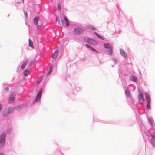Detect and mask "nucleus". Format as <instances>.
<instances>
[{
  "label": "nucleus",
  "mask_w": 155,
  "mask_h": 155,
  "mask_svg": "<svg viewBox=\"0 0 155 155\" xmlns=\"http://www.w3.org/2000/svg\"><path fill=\"white\" fill-rule=\"evenodd\" d=\"M150 123L151 124L153 125V120L151 118H149L148 119Z\"/></svg>",
  "instance_id": "4be33fe9"
},
{
  "label": "nucleus",
  "mask_w": 155,
  "mask_h": 155,
  "mask_svg": "<svg viewBox=\"0 0 155 155\" xmlns=\"http://www.w3.org/2000/svg\"><path fill=\"white\" fill-rule=\"evenodd\" d=\"M42 93V92L41 91L39 92L36 97V98L34 100V102H37L40 101Z\"/></svg>",
  "instance_id": "39448f33"
},
{
  "label": "nucleus",
  "mask_w": 155,
  "mask_h": 155,
  "mask_svg": "<svg viewBox=\"0 0 155 155\" xmlns=\"http://www.w3.org/2000/svg\"><path fill=\"white\" fill-rule=\"evenodd\" d=\"M138 99L139 102L141 103H143L144 101V98L143 94L141 93L139 95Z\"/></svg>",
  "instance_id": "423d86ee"
},
{
  "label": "nucleus",
  "mask_w": 155,
  "mask_h": 155,
  "mask_svg": "<svg viewBox=\"0 0 155 155\" xmlns=\"http://www.w3.org/2000/svg\"><path fill=\"white\" fill-rule=\"evenodd\" d=\"M85 46L86 47L90 48L91 50L93 51H94L96 52H97V53L98 52L93 47H92L91 46L89 45L88 44H86L85 45Z\"/></svg>",
  "instance_id": "9d476101"
},
{
  "label": "nucleus",
  "mask_w": 155,
  "mask_h": 155,
  "mask_svg": "<svg viewBox=\"0 0 155 155\" xmlns=\"http://www.w3.org/2000/svg\"><path fill=\"white\" fill-rule=\"evenodd\" d=\"M16 95L15 94L13 93L11 94L9 97V101H12L14 100L15 99Z\"/></svg>",
  "instance_id": "1a4fd4ad"
},
{
  "label": "nucleus",
  "mask_w": 155,
  "mask_h": 155,
  "mask_svg": "<svg viewBox=\"0 0 155 155\" xmlns=\"http://www.w3.org/2000/svg\"><path fill=\"white\" fill-rule=\"evenodd\" d=\"M38 18L36 17H35L34 19V22L35 25H37L38 21Z\"/></svg>",
  "instance_id": "6ab92c4d"
},
{
  "label": "nucleus",
  "mask_w": 155,
  "mask_h": 155,
  "mask_svg": "<svg viewBox=\"0 0 155 155\" xmlns=\"http://www.w3.org/2000/svg\"><path fill=\"white\" fill-rule=\"evenodd\" d=\"M28 45L29 46L34 48L33 42L30 39H29L28 40Z\"/></svg>",
  "instance_id": "4468645a"
},
{
  "label": "nucleus",
  "mask_w": 155,
  "mask_h": 155,
  "mask_svg": "<svg viewBox=\"0 0 155 155\" xmlns=\"http://www.w3.org/2000/svg\"><path fill=\"white\" fill-rule=\"evenodd\" d=\"M42 76H41V77H40L39 78V79H38V81H39V83L41 81L42 79Z\"/></svg>",
  "instance_id": "393cba45"
},
{
  "label": "nucleus",
  "mask_w": 155,
  "mask_h": 155,
  "mask_svg": "<svg viewBox=\"0 0 155 155\" xmlns=\"http://www.w3.org/2000/svg\"><path fill=\"white\" fill-rule=\"evenodd\" d=\"M58 8L59 10H60L61 9V6L60 4H58Z\"/></svg>",
  "instance_id": "b1692460"
},
{
  "label": "nucleus",
  "mask_w": 155,
  "mask_h": 155,
  "mask_svg": "<svg viewBox=\"0 0 155 155\" xmlns=\"http://www.w3.org/2000/svg\"><path fill=\"white\" fill-rule=\"evenodd\" d=\"M145 96L146 98V101L147 102V109H149L150 107V96L147 93H145Z\"/></svg>",
  "instance_id": "7ed1b4c3"
},
{
  "label": "nucleus",
  "mask_w": 155,
  "mask_h": 155,
  "mask_svg": "<svg viewBox=\"0 0 155 155\" xmlns=\"http://www.w3.org/2000/svg\"><path fill=\"white\" fill-rule=\"evenodd\" d=\"M64 19L66 23V25L67 26H68L69 25V22L67 18L65 16H64Z\"/></svg>",
  "instance_id": "9b49d317"
},
{
  "label": "nucleus",
  "mask_w": 155,
  "mask_h": 155,
  "mask_svg": "<svg viewBox=\"0 0 155 155\" xmlns=\"http://www.w3.org/2000/svg\"><path fill=\"white\" fill-rule=\"evenodd\" d=\"M104 45L105 48L109 49V51L108 52V54L110 55H111L112 53V46L109 43H104Z\"/></svg>",
  "instance_id": "f257e3e1"
},
{
  "label": "nucleus",
  "mask_w": 155,
  "mask_h": 155,
  "mask_svg": "<svg viewBox=\"0 0 155 155\" xmlns=\"http://www.w3.org/2000/svg\"><path fill=\"white\" fill-rule=\"evenodd\" d=\"M52 71V66H51L49 68V71L48 74V75Z\"/></svg>",
  "instance_id": "412c9836"
},
{
  "label": "nucleus",
  "mask_w": 155,
  "mask_h": 155,
  "mask_svg": "<svg viewBox=\"0 0 155 155\" xmlns=\"http://www.w3.org/2000/svg\"><path fill=\"white\" fill-rule=\"evenodd\" d=\"M6 90L7 91H9V88L8 87H6Z\"/></svg>",
  "instance_id": "cd10ccee"
},
{
  "label": "nucleus",
  "mask_w": 155,
  "mask_h": 155,
  "mask_svg": "<svg viewBox=\"0 0 155 155\" xmlns=\"http://www.w3.org/2000/svg\"><path fill=\"white\" fill-rule=\"evenodd\" d=\"M61 22H62V25H64V22L63 21V20L62 19L61 20Z\"/></svg>",
  "instance_id": "c85d7f7f"
},
{
  "label": "nucleus",
  "mask_w": 155,
  "mask_h": 155,
  "mask_svg": "<svg viewBox=\"0 0 155 155\" xmlns=\"http://www.w3.org/2000/svg\"><path fill=\"white\" fill-rule=\"evenodd\" d=\"M130 78L132 81L136 82H137L138 80L137 78L136 77L133 76H131Z\"/></svg>",
  "instance_id": "ddd939ff"
},
{
  "label": "nucleus",
  "mask_w": 155,
  "mask_h": 155,
  "mask_svg": "<svg viewBox=\"0 0 155 155\" xmlns=\"http://www.w3.org/2000/svg\"><path fill=\"white\" fill-rule=\"evenodd\" d=\"M93 29H95V28H93Z\"/></svg>",
  "instance_id": "473e14b6"
},
{
  "label": "nucleus",
  "mask_w": 155,
  "mask_h": 155,
  "mask_svg": "<svg viewBox=\"0 0 155 155\" xmlns=\"http://www.w3.org/2000/svg\"><path fill=\"white\" fill-rule=\"evenodd\" d=\"M24 12L26 17L27 18L28 17V14L27 12L26 11H24Z\"/></svg>",
  "instance_id": "5701e85b"
},
{
  "label": "nucleus",
  "mask_w": 155,
  "mask_h": 155,
  "mask_svg": "<svg viewBox=\"0 0 155 155\" xmlns=\"http://www.w3.org/2000/svg\"><path fill=\"white\" fill-rule=\"evenodd\" d=\"M5 135L2 134L0 136V144L2 145L5 142Z\"/></svg>",
  "instance_id": "0eeeda50"
},
{
  "label": "nucleus",
  "mask_w": 155,
  "mask_h": 155,
  "mask_svg": "<svg viewBox=\"0 0 155 155\" xmlns=\"http://www.w3.org/2000/svg\"><path fill=\"white\" fill-rule=\"evenodd\" d=\"M9 113V110H5L3 111V114L4 116H5L7 115Z\"/></svg>",
  "instance_id": "f3484780"
},
{
  "label": "nucleus",
  "mask_w": 155,
  "mask_h": 155,
  "mask_svg": "<svg viewBox=\"0 0 155 155\" xmlns=\"http://www.w3.org/2000/svg\"><path fill=\"white\" fill-rule=\"evenodd\" d=\"M58 51H57L53 54V58L54 59H55L56 57L58 55Z\"/></svg>",
  "instance_id": "a211bd4d"
},
{
  "label": "nucleus",
  "mask_w": 155,
  "mask_h": 155,
  "mask_svg": "<svg viewBox=\"0 0 155 155\" xmlns=\"http://www.w3.org/2000/svg\"><path fill=\"white\" fill-rule=\"evenodd\" d=\"M95 34L99 38L101 39L104 40V38H102L101 35H99L97 33H95Z\"/></svg>",
  "instance_id": "aec40b11"
},
{
  "label": "nucleus",
  "mask_w": 155,
  "mask_h": 155,
  "mask_svg": "<svg viewBox=\"0 0 155 155\" xmlns=\"http://www.w3.org/2000/svg\"><path fill=\"white\" fill-rule=\"evenodd\" d=\"M2 107V106L1 104H0V110H1Z\"/></svg>",
  "instance_id": "c756f323"
},
{
  "label": "nucleus",
  "mask_w": 155,
  "mask_h": 155,
  "mask_svg": "<svg viewBox=\"0 0 155 155\" xmlns=\"http://www.w3.org/2000/svg\"><path fill=\"white\" fill-rule=\"evenodd\" d=\"M125 93L127 97H130L131 96L130 92L128 89H127L126 90Z\"/></svg>",
  "instance_id": "f8f14e48"
},
{
  "label": "nucleus",
  "mask_w": 155,
  "mask_h": 155,
  "mask_svg": "<svg viewBox=\"0 0 155 155\" xmlns=\"http://www.w3.org/2000/svg\"><path fill=\"white\" fill-rule=\"evenodd\" d=\"M58 22H59V25H60V23L59 21V20H58Z\"/></svg>",
  "instance_id": "7c9ffc66"
},
{
  "label": "nucleus",
  "mask_w": 155,
  "mask_h": 155,
  "mask_svg": "<svg viewBox=\"0 0 155 155\" xmlns=\"http://www.w3.org/2000/svg\"><path fill=\"white\" fill-rule=\"evenodd\" d=\"M120 51L121 54L124 58H127V54L122 49H120Z\"/></svg>",
  "instance_id": "6e6552de"
},
{
  "label": "nucleus",
  "mask_w": 155,
  "mask_h": 155,
  "mask_svg": "<svg viewBox=\"0 0 155 155\" xmlns=\"http://www.w3.org/2000/svg\"><path fill=\"white\" fill-rule=\"evenodd\" d=\"M84 40L85 41L90 44L92 45H97V42L95 40L87 37H86L84 38Z\"/></svg>",
  "instance_id": "f03ea898"
},
{
  "label": "nucleus",
  "mask_w": 155,
  "mask_h": 155,
  "mask_svg": "<svg viewBox=\"0 0 155 155\" xmlns=\"http://www.w3.org/2000/svg\"><path fill=\"white\" fill-rule=\"evenodd\" d=\"M30 71L29 70H25L23 72V74L24 76H26L29 73Z\"/></svg>",
  "instance_id": "dca6fc26"
},
{
  "label": "nucleus",
  "mask_w": 155,
  "mask_h": 155,
  "mask_svg": "<svg viewBox=\"0 0 155 155\" xmlns=\"http://www.w3.org/2000/svg\"><path fill=\"white\" fill-rule=\"evenodd\" d=\"M28 62V60L26 61L22 65L21 68L22 69H24Z\"/></svg>",
  "instance_id": "2eb2a0df"
},
{
  "label": "nucleus",
  "mask_w": 155,
  "mask_h": 155,
  "mask_svg": "<svg viewBox=\"0 0 155 155\" xmlns=\"http://www.w3.org/2000/svg\"><path fill=\"white\" fill-rule=\"evenodd\" d=\"M152 136L153 137L155 138V134L154 133H153L152 134Z\"/></svg>",
  "instance_id": "a878e982"
},
{
  "label": "nucleus",
  "mask_w": 155,
  "mask_h": 155,
  "mask_svg": "<svg viewBox=\"0 0 155 155\" xmlns=\"http://www.w3.org/2000/svg\"><path fill=\"white\" fill-rule=\"evenodd\" d=\"M33 62L32 61H31L30 63H29V64L30 65V66H31V65H32V64H33Z\"/></svg>",
  "instance_id": "bb28decb"
},
{
  "label": "nucleus",
  "mask_w": 155,
  "mask_h": 155,
  "mask_svg": "<svg viewBox=\"0 0 155 155\" xmlns=\"http://www.w3.org/2000/svg\"><path fill=\"white\" fill-rule=\"evenodd\" d=\"M83 32V30L80 28H75L74 31V34L75 35H79Z\"/></svg>",
  "instance_id": "20e7f679"
},
{
  "label": "nucleus",
  "mask_w": 155,
  "mask_h": 155,
  "mask_svg": "<svg viewBox=\"0 0 155 155\" xmlns=\"http://www.w3.org/2000/svg\"><path fill=\"white\" fill-rule=\"evenodd\" d=\"M9 109V110H12V108H11V109Z\"/></svg>",
  "instance_id": "2f4dec72"
}]
</instances>
